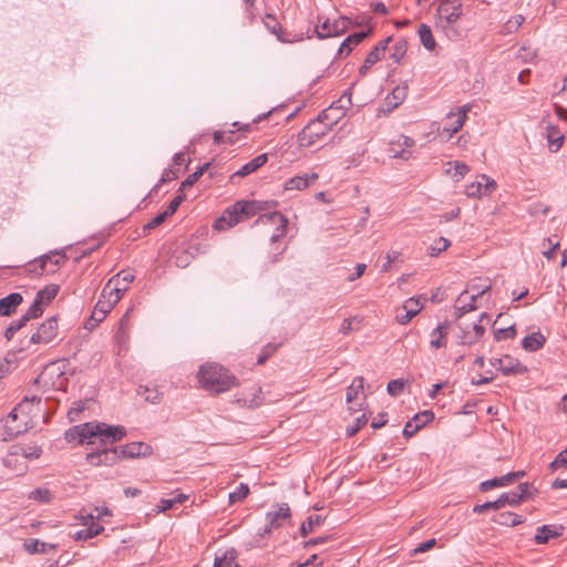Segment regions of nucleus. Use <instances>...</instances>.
I'll list each match as a JSON object with an SVG mask.
<instances>
[{
    "mask_svg": "<svg viewBox=\"0 0 567 567\" xmlns=\"http://www.w3.org/2000/svg\"><path fill=\"white\" fill-rule=\"evenodd\" d=\"M43 303L35 298L24 315L29 320L35 319L43 313Z\"/></svg>",
    "mask_w": 567,
    "mask_h": 567,
    "instance_id": "obj_53",
    "label": "nucleus"
},
{
    "mask_svg": "<svg viewBox=\"0 0 567 567\" xmlns=\"http://www.w3.org/2000/svg\"><path fill=\"white\" fill-rule=\"evenodd\" d=\"M341 116V112L338 109H333L332 106L322 111L317 120L320 121V123L323 126H328V131L332 128V126L338 122V120Z\"/></svg>",
    "mask_w": 567,
    "mask_h": 567,
    "instance_id": "obj_31",
    "label": "nucleus"
},
{
    "mask_svg": "<svg viewBox=\"0 0 567 567\" xmlns=\"http://www.w3.org/2000/svg\"><path fill=\"white\" fill-rule=\"evenodd\" d=\"M322 517L320 515H310L306 522L302 523L300 528V534L302 537H306L308 534L312 533L313 529L322 524Z\"/></svg>",
    "mask_w": 567,
    "mask_h": 567,
    "instance_id": "obj_42",
    "label": "nucleus"
},
{
    "mask_svg": "<svg viewBox=\"0 0 567 567\" xmlns=\"http://www.w3.org/2000/svg\"><path fill=\"white\" fill-rule=\"evenodd\" d=\"M168 216L165 215V212L158 214L157 216H155L153 219H151L145 226L144 228L145 229H154L156 227H158L161 224H163L165 221V219L167 218Z\"/></svg>",
    "mask_w": 567,
    "mask_h": 567,
    "instance_id": "obj_63",
    "label": "nucleus"
},
{
    "mask_svg": "<svg viewBox=\"0 0 567 567\" xmlns=\"http://www.w3.org/2000/svg\"><path fill=\"white\" fill-rule=\"evenodd\" d=\"M113 307L114 305L112 302L101 297L95 306V313H100L97 322L102 321Z\"/></svg>",
    "mask_w": 567,
    "mask_h": 567,
    "instance_id": "obj_49",
    "label": "nucleus"
},
{
    "mask_svg": "<svg viewBox=\"0 0 567 567\" xmlns=\"http://www.w3.org/2000/svg\"><path fill=\"white\" fill-rule=\"evenodd\" d=\"M495 187L496 184L493 179H489L486 175H482L476 182L466 186L465 193L468 197L477 198L491 194Z\"/></svg>",
    "mask_w": 567,
    "mask_h": 567,
    "instance_id": "obj_13",
    "label": "nucleus"
},
{
    "mask_svg": "<svg viewBox=\"0 0 567 567\" xmlns=\"http://www.w3.org/2000/svg\"><path fill=\"white\" fill-rule=\"evenodd\" d=\"M84 525H87L85 529L87 530V534L91 538L100 535L104 530V527L102 525L94 522L93 514H89L86 517H84Z\"/></svg>",
    "mask_w": 567,
    "mask_h": 567,
    "instance_id": "obj_47",
    "label": "nucleus"
},
{
    "mask_svg": "<svg viewBox=\"0 0 567 567\" xmlns=\"http://www.w3.org/2000/svg\"><path fill=\"white\" fill-rule=\"evenodd\" d=\"M558 247H559L558 241H553V239L548 238V239L544 240V243H543V255L547 259H550L553 257V254L555 252V250Z\"/></svg>",
    "mask_w": 567,
    "mask_h": 567,
    "instance_id": "obj_57",
    "label": "nucleus"
},
{
    "mask_svg": "<svg viewBox=\"0 0 567 567\" xmlns=\"http://www.w3.org/2000/svg\"><path fill=\"white\" fill-rule=\"evenodd\" d=\"M408 93L409 85L406 81L392 89V111L404 102V100L408 96Z\"/></svg>",
    "mask_w": 567,
    "mask_h": 567,
    "instance_id": "obj_38",
    "label": "nucleus"
},
{
    "mask_svg": "<svg viewBox=\"0 0 567 567\" xmlns=\"http://www.w3.org/2000/svg\"><path fill=\"white\" fill-rule=\"evenodd\" d=\"M198 381L210 393H223L239 384L237 378L217 363H205L198 371Z\"/></svg>",
    "mask_w": 567,
    "mask_h": 567,
    "instance_id": "obj_1",
    "label": "nucleus"
},
{
    "mask_svg": "<svg viewBox=\"0 0 567 567\" xmlns=\"http://www.w3.org/2000/svg\"><path fill=\"white\" fill-rule=\"evenodd\" d=\"M348 23L349 19L346 17H341L339 20L333 22L326 20L320 25H317L316 32L319 38L336 37L344 32V30L348 28Z\"/></svg>",
    "mask_w": 567,
    "mask_h": 567,
    "instance_id": "obj_16",
    "label": "nucleus"
},
{
    "mask_svg": "<svg viewBox=\"0 0 567 567\" xmlns=\"http://www.w3.org/2000/svg\"><path fill=\"white\" fill-rule=\"evenodd\" d=\"M12 455H22L25 458H38L41 455V449L38 446H13Z\"/></svg>",
    "mask_w": 567,
    "mask_h": 567,
    "instance_id": "obj_45",
    "label": "nucleus"
},
{
    "mask_svg": "<svg viewBox=\"0 0 567 567\" xmlns=\"http://www.w3.org/2000/svg\"><path fill=\"white\" fill-rule=\"evenodd\" d=\"M508 494L511 496V506H517L523 499L532 496L528 483H520L516 491L509 492Z\"/></svg>",
    "mask_w": 567,
    "mask_h": 567,
    "instance_id": "obj_34",
    "label": "nucleus"
},
{
    "mask_svg": "<svg viewBox=\"0 0 567 567\" xmlns=\"http://www.w3.org/2000/svg\"><path fill=\"white\" fill-rule=\"evenodd\" d=\"M389 43L390 37H386L377 47H374V49L367 55L363 65L360 68V74H365L372 65L385 56Z\"/></svg>",
    "mask_w": 567,
    "mask_h": 567,
    "instance_id": "obj_20",
    "label": "nucleus"
},
{
    "mask_svg": "<svg viewBox=\"0 0 567 567\" xmlns=\"http://www.w3.org/2000/svg\"><path fill=\"white\" fill-rule=\"evenodd\" d=\"M58 336V319L56 317H51L47 319L31 336L30 341L35 344L40 343H49L53 341Z\"/></svg>",
    "mask_w": 567,
    "mask_h": 567,
    "instance_id": "obj_12",
    "label": "nucleus"
},
{
    "mask_svg": "<svg viewBox=\"0 0 567 567\" xmlns=\"http://www.w3.org/2000/svg\"><path fill=\"white\" fill-rule=\"evenodd\" d=\"M28 498L31 501H35L39 503H50L53 499V494L50 489L44 487H38L31 491L28 495Z\"/></svg>",
    "mask_w": 567,
    "mask_h": 567,
    "instance_id": "obj_41",
    "label": "nucleus"
},
{
    "mask_svg": "<svg viewBox=\"0 0 567 567\" xmlns=\"http://www.w3.org/2000/svg\"><path fill=\"white\" fill-rule=\"evenodd\" d=\"M525 18L522 14L514 16L509 18L502 28L503 34H512L518 30V28L524 23Z\"/></svg>",
    "mask_w": 567,
    "mask_h": 567,
    "instance_id": "obj_44",
    "label": "nucleus"
},
{
    "mask_svg": "<svg viewBox=\"0 0 567 567\" xmlns=\"http://www.w3.org/2000/svg\"><path fill=\"white\" fill-rule=\"evenodd\" d=\"M415 425H427L434 420V413L430 410H425L417 413L413 417Z\"/></svg>",
    "mask_w": 567,
    "mask_h": 567,
    "instance_id": "obj_54",
    "label": "nucleus"
},
{
    "mask_svg": "<svg viewBox=\"0 0 567 567\" xmlns=\"http://www.w3.org/2000/svg\"><path fill=\"white\" fill-rule=\"evenodd\" d=\"M511 505V496L508 493H503L496 501L494 502H486L482 505H476L474 507V513H483L488 509H499L504 507L505 505Z\"/></svg>",
    "mask_w": 567,
    "mask_h": 567,
    "instance_id": "obj_28",
    "label": "nucleus"
},
{
    "mask_svg": "<svg viewBox=\"0 0 567 567\" xmlns=\"http://www.w3.org/2000/svg\"><path fill=\"white\" fill-rule=\"evenodd\" d=\"M185 197L186 196H185L184 192L178 193L176 195V197L169 203L167 208L164 210L165 215H167L168 217L174 215L176 213V210L178 209L179 205L185 200Z\"/></svg>",
    "mask_w": 567,
    "mask_h": 567,
    "instance_id": "obj_55",
    "label": "nucleus"
},
{
    "mask_svg": "<svg viewBox=\"0 0 567 567\" xmlns=\"http://www.w3.org/2000/svg\"><path fill=\"white\" fill-rule=\"evenodd\" d=\"M449 247L450 240L444 237H440L434 240V243L429 247L427 251L431 257H436L441 252L445 251Z\"/></svg>",
    "mask_w": 567,
    "mask_h": 567,
    "instance_id": "obj_46",
    "label": "nucleus"
},
{
    "mask_svg": "<svg viewBox=\"0 0 567 567\" xmlns=\"http://www.w3.org/2000/svg\"><path fill=\"white\" fill-rule=\"evenodd\" d=\"M449 165L450 166L453 165V168H454L453 177L456 181L464 177V175L470 171V167L465 163H462V162L456 161L454 163H449Z\"/></svg>",
    "mask_w": 567,
    "mask_h": 567,
    "instance_id": "obj_56",
    "label": "nucleus"
},
{
    "mask_svg": "<svg viewBox=\"0 0 567 567\" xmlns=\"http://www.w3.org/2000/svg\"><path fill=\"white\" fill-rule=\"evenodd\" d=\"M365 399L364 380L361 377H357L347 389L346 404L348 416H344V421L352 425H365L368 423L369 417L364 405Z\"/></svg>",
    "mask_w": 567,
    "mask_h": 567,
    "instance_id": "obj_3",
    "label": "nucleus"
},
{
    "mask_svg": "<svg viewBox=\"0 0 567 567\" xmlns=\"http://www.w3.org/2000/svg\"><path fill=\"white\" fill-rule=\"evenodd\" d=\"M317 173H305L299 176L291 177L285 184L286 190H303L318 179Z\"/></svg>",
    "mask_w": 567,
    "mask_h": 567,
    "instance_id": "obj_22",
    "label": "nucleus"
},
{
    "mask_svg": "<svg viewBox=\"0 0 567 567\" xmlns=\"http://www.w3.org/2000/svg\"><path fill=\"white\" fill-rule=\"evenodd\" d=\"M137 394L144 398L145 401L151 403H157L161 400V393L155 388H150L146 385H140L137 389Z\"/></svg>",
    "mask_w": 567,
    "mask_h": 567,
    "instance_id": "obj_43",
    "label": "nucleus"
},
{
    "mask_svg": "<svg viewBox=\"0 0 567 567\" xmlns=\"http://www.w3.org/2000/svg\"><path fill=\"white\" fill-rule=\"evenodd\" d=\"M425 301L426 299L409 298L401 308H396L395 321L400 324H406L423 309Z\"/></svg>",
    "mask_w": 567,
    "mask_h": 567,
    "instance_id": "obj_11",
    "label": "nucleus"
},
{
    "mask_svg": "<svg viewBox=\"0 0 567 567\" xmlns=\"http://www.w3.org/2000/svg\"><path fill=\"white\" fill-rule=\"evenodd\" d=\"M290 508L288 504L284 503L279 506L278 511L270 512L267 514L268 524L264 528L261 536L269 535L272 529H277L282 526L284 522L289 520Z\"/></svg>",
    "mask_w": 567,
    "mask_h": 567,
    "instance_id": "obj_14",
    "label": "nucleus"
},
{
    "mask_svg": "<svg viewBox=\"0 0 567 567\" xmlns=\"http://www.w3.org/2000/svg\"><path fill=\"white\" fill-rule=\"evenodd\" d=\"M408 49V43L405 40H399L395 43L394 51L392 52V59H394L396 62L403 58Z\"/></svg>",
    "mask_w": 567,
    "mask_h": 567,
    "instance_id": "obj_61",
    "label": "nucleus"
},
{
    "mask_svg": "<svg viewBox=\"0 0 567 567\" xmlns=\"http://www.w3.org/2000/svg\"><path fill=\"white\" fill-rule=\"evenodd\" d=\"M238 402L248 408H257L262 403L261 390L254 388L247 395L237 399Z\"/></svg>",
    "mask_w": 567,
    "mask_h": 567,
    "instance_id": "obj_36",
    "label": "nucleus"
},
{
    "mask_svg": "<svg viewBox=\"0 0 567 567\" xmlns=\"http://www.w3.org/2000/svg\"><path fill=\"white\" fill-rule=\"evenodd\" d=\"M265 204L255 200H241L235 203L225 215L215 221V228L223 230L240 223L241 220L255 216L265 209Z\"/></svg>",
    "mask_w": 567,
    "mask_h": 567,
    "instance_id": "obj_4",
    "label": "nucleus"
},
{
    "mask_svg": "<svg viewBox=\"0 0 567 567\" xmlns=\"http://www.w3.org/2000/svg\"><path fill=\"white\" fill-rule=\"evenodd\" d=\"M248 494H249L248 485L245 483H240L239 486L236 488V491H234L229 494V502H230V504L240 502L244 498H246Z\"/></svg>",
    "mask_w": 567,
    "mask_h": 567,
    "instance_id": "obj_50",
    "label": "nucleus"
},
{
    "mask_svg": "<svg viewBox=\"0 0 567 567\" xmlns=\"http://www.w3.org/2000/svg\"><path fill=\"white\" fill-rule=\"evenodd\" d=\"M113 278H118L121 287H125V291L128 289L130 284L134 280L135 276L130 270H122Z\"/></svg>",
    "mask_w": 567,
    "mask_h": 567,
    "instance_id": "obj_59",
    "label": "nucleus"
},
{
    "mask_svg": "<svg viewBox=\"0 0 567 567\" xmlns=\"http://www.w3.org/2000/svg\"><path fill=\"white\" fill-rule=\"evenodd\" d=\"M64 259V256L59 255L56 251H51L35 259L33 262H30L27 271L35 276H41L44 272H55L56 268Z\"/></svg>",
    "mask_w": 567,
    "mask_h": 567,
    "instance_id": "obj_9",
    "label": "nucleus"
},
{
    "mask_svg": "<svg viewBox=\"0 0 567 567\" xmlns=\"http://www.w3.org/2000/svg\"><path fill=\"white\" fill-rule=\"evenodd\" d=\"M12 421H20L24 425L38 422H48L44 411L41 409V399L33 395L32 398H24L9 414Z\"/></svg>",
    "mask_w": 567,
    "mask_h": 567,
    "instance_id": "obj_5",
    "label": "nucleus"
},
{
    "mask_svg": "<svg viewBox=\"0 0 567 567\" xmlns=\"http://www.w3.org/2000/svg\"><path fill=\"white\" fill-rule=\"evenodd\" d=\"M25 547H27V550L30 553V554H35V553H47V549L48 548H55L54 545H48L43 542H40L38 539H34L32 540L30 544H25Z\"/></svg>",
    "mask_w": 567,
    "mask_h": 567,
    "instance_id": "obj_51",
    "label": "nucleus"
},
{
    "mask_svg": "<svg viewBox=\"0 0 567 567\" xmlns=\"http://www.w3.org/2000/svg\"><path fill=\"white\" fill-rule=\"evenodd\" d=\"M125 434L124 427H69L65 440L72 442L78 440L80 444H95L99 440L102 446L120 441Z\"/></svg>",
    "mask_w": 567,
    "mask_h": 567,
    "instance_id": "obj_2",
    "label": "nucleus"
},
{
    "mask_svg": "<svg viewBox=\"0 0 567 567\" xmlns=\"http://www.w3.org/2000/svg\"><path fill=\"white\" fill-rule=\"evenodd\" d=\"M255 226H274L275 233L270 236V241L275 243L284 237L288 228V219L279 212L262 214L255 220Z\"/></svg>",
    "mask_w": 567,
    "mask_h": 567,
    "instance_id": "obj_7",
    "label": "nucleus"
},
{
    "mask_svg": "<svg viewBox=\"0 0 567 567\" xmlns=\"http://www.w3.org/2000/svg\"><path fill=\"white\" fill-rule=\"evenodd\" d=\"M368 35L367 32H357L353 34H350L340 45L339 48V55H348L351 51L353 45L359 44L363 41V39Z\"/></svg>",
    "mask_w": 567,
    "mask_h": 567,
    "instance_id": "obj_29",
    "label": "nucleus"
},
{
    "mask_svg": "<svg viewBox=\"0 0 567 567\" xmlns=\"http://www.w3.org/2000/svg\"><path fill=\"white\" fill-rule=\"evenodd\" d=\"M123 457L145 456L150 453V446L142 442H133L120 447Z\"/></svg>",
    "mask_w": 567,
    "mask_h": 567,
    "instance_id": "obj_26",
    "label": "nucleus"
},
{
    "mask_svg": "<svg viewBox=\"0 0 567 567\" xmlns=\"http://www.w3.org/2000/svg\"><path fill=\"white\" fill-rule=\"evenodd\" d=\"M200 177V172H194L189 174L185 181L181 184L177 193L184 192L185 188L193 186Z\"/></svg>",
    "mask_w": 567,
    "mask_h": 567,
    "instance_id": "obj_62",
    "label": "nucleus"
},
{
    "mask_svg": "<svg viewBox=\"0 0 567 567\" xmlns=\"http://www.w3.org/2000/svg\"><path fill=\"white\" fill-rule=\"evenodd\" d=\"M560 535V533L553 528L549 525H544L537 528V533L535 535V542L537 544H546L549 539L556 538Z\"/></svg>",
    "mask_w": 567,
    "mask_h": 567,
    "instance_id": "obj_37",
    "label": "nucleus"
},
{
    "mask_svg": "<svg viewBox=\"0 0 567 567\" xmlns=\"http://www.w3.org/2000/svg\"><path fill=\"white\" fill-rule=\"evenodd\" d=\"M524 475H525L524 471L511 472L501 477H495L493 480L482 482L480 484V489L482 492H487L495 487L507 486V485L514 483L516 480L523 477Z\"/></svg>",
    "mask_w": 567,
    "mask_h": 567,
    "instance_id": "obj_21",
    "label": "nucleus"
},
{
    "mask_svg": "<svg viewBox=\"0 0 567 567\" xmlns=\"http://www.w3.org/2000/svg\"><path fill=\"white\" fill-rule=\"evenodd\" d=\"M328 132V126H323L320 121L316 118L311 121L306 127H303L302 131L298 134V146L302 148L313 146Z\"/></svg>",
    "mask_w": 567,
    "mask_h": 567,
    "instance_id": "obj_8",
    "label": "nucleus"
},
{
    "mask_svg": "<svg viewBox=\"0 0 567 567\" xmlns=\"http://www.w3.org/2000/svg\"><path fill=\"white\" fill-rule=\"evenodd\" d=\"M118 457L117 449H103L102 451L86 454V461L94 466L112 465Z\"/></svg>",
    "mask_w": 567,
    "mask_h": 567,
    "instance_id": "obj_19",
    "label": "nucleus"
},
{
    "mask_svg": "<svg viewBox=\"0 0 567 567\" xmlns=\"http://www.w3.org/2000/svg\"><path fill=\"white\" fill-rule=\"evenodd\" d=\"M495 338L497 340H503V339H511V338H514L515 334H516V329L514 326H511L508 328H501V329H497L495 332Z\"/></svg>",
    "mask_w": 567,
    "mask_h": 567,
    "instance_id": "obj_60",
    "label": "nucleus"
},
{
    "mask_svg": "<svg viewBox=\"0 0 567 567\" xmlns=\"http://www.w3.org/2000/svg\"><path fill=\"white\" fill-rule=\"evenodd\" d=\"M436 544V540L434 538H431L424 543H421L419 544L414 549H413V554H421V553H425L430 549H432Z\"/></svg>",
    "mask_w": 567,
    "mask_h": 567,
    "instance_id": "obj_64",
    "label": "nucleus"
},
{
    "mask_svg": "<svg viewBox=\"0 0 567 567\" xmlns=\"http://www.w3.org/2000/svg\"><path fill=\"white\" fill-rule=\"evenodd\" d=\"M547 140L551 152H557L564 142V135L553 125L547 126Z\"/></svg>",
    "mask_w": 567,
    "mask_h": 567,
    "instance_id": "obj_33",
    "label": "nucleus"
},
{
    "mask_svg": "<svg viewBox=\"0 0 567 567\" xmlns=\"http://www.w3.org/2000/svg\"><path fill=\"white\" fill-rule=\"evenodd\" d=\"M23 298L20 293L13 292L0 299V316H10L22 302Z\"/></svg>",
    "mask_w": 567,
    "mask_h": 567,
    "instance_id": "obj_25",
    "label": "nucleus"
},
{
    "mask_svg": "<svg viewBox=\"0 0 567 567\" xmlns=\"http://www.w3.org/2000/svg\"><path fill=\"white\" fill-rule=\"evenodd\" d=\"M491 364L505 375L522 374L527 370L526 367H524L517 359H514L509 355L493 359L491 360Z\"/></svg>",
    "mask_w": 567,
    "mask_h": 567,
    "instance_id": "obj_15",
    "label": "nucleus"
},
{
    "mask_svg": "<svg viewBox=\"0 0 567 567\" xmlns=\"http://www.w3.org/2000/svg\"><path fill=\"white\" fill-rule=\"evenodd\" d=\"M267 161H268L267 154H260V155L256 156L254 159L246 163L237 172H235L230 176V181H234L236 177H245V176L256 172L258 168L264 166L267 163Z\"/></svg>",
    "mask_w": 567,
    "mask_h": 567,
    "instance_id": "obj_24",
    "label": "nucleus"
},
{
    "mask_svg": "<svg viewBox=\"0 0 567 567\" xmlns=\"http://www.w3.org/2000/svg\"><path fill=\"white\" fill-rule=\"evenodd\" d=\"M417 33H419L420 41H421L422 45L426 50L433 51L436 47V42L433 37L431 28L429 25L422 23L419 27Z\"/></svg>",
    "mask_w": 567,
    "mask_h": 567,
    "instance_id": "obj_32",
    "label": "nucleus"
},
{
    "mask_svg": "<svg viewBox=\"0 0 567 567\" xmlns=\"http://www.w3.org/2000/svg\"><path fill=\"white\" fill-rule=\"evenodd\" d=\"M59 286L58 285H49L45 286L37 293V299L40 300L43 306L49 305L58 295Z\"/></svg>",
    "mask_w": 567,
    "mask_h": 567,
    "instance_id": "obj_40",
    "label": "nucleus"
},
{
    "mask_svg": "<svg viewBox=\"0 0 567 567\" xmlns=\"http://www.w3.org/2000/svg\"><path fill=\"white\" fill-rule=\"evenodd\" d=\"M414 145V140L405 135H400L398 141L392 142V158L408 161L413 154Z\"/></svg>",
    "mask_w": 567,
    "mask_h": 567,
    "instance_id": "obj_18",
    "label": "nucleus"
},
{
    "mask_svg": "<svg viewBox=\"0 0 567 567\" xmlns=\"http://www.w3.org/2000/svg\"><path fill=\"white\" fill-rule=\"evenodd\" d=\"M470 110L471 105L465 104L461 106L456 113H450L447 115L451 122L446 123L443 127V132L447 133V137L453 136V134L457 133L463 127Z\"/></svg>",
    "mask_w": 567,
    "mask_h": 567,
    "instance_id": "obj_17",
    "label": "nucleus"
},
{
    "mask_svg": "<svg viewBox=\"0 0 567 567\" xmlns=\"http://www.w3.org/2000/svg\"><path fill=\"white\" fill-rule=\"evenodd\" d=\"M489 289L491 286H486L473 295H468L467 290L460 293L454 303V313L456 318H461L465 313L474 311L476 309L477 298H482Z\"/></svg>",
    "mask_w": 567,
    "mask_h": 567,
    "instance_id": "obj_10",
    "label": "nucleus"
},
{
    "mask_svg": "<svg viewBox=\"0 0 567 567\" xmlns=\"http://www.w3.org/2000/svg\"><path fill=\"white\" fill-rule=\"evenodd\" d=\"M125 287H121L118 278H111L102 290V298L107 299L114 306L121 300Z\"/></svg>",
    "mask_w": 567,
    "mask_h": 567,
    "instance_id": "obj_23",
    "label": "nucleus"
},
{
    "mask_svg": "<svg viewBox=\"0 0 567 567\" xmlns=\"http://www.w3.org/2000/svg\"><path fill=\"white\" fill-rule=\"evenodd\" d=\"M567 467V447L559 452L554 461L549 464L551 471H557Z\"/></svg>",
    "mask_w": 567,
    "mask_h": 567,
    "instance_id": "obj_52",
    "label": "nucleus"
},
{
    "mask_svg": "<svg viewBox=\"0 0 567 567\" xmlns=\"http://www.w3.org/2000/svg\"><path fill=\"white\" fill-rule=\"evenodd\" d=\"M276 350H277V346L271 344V343L266 344L262 348L261 353L257 358V363L264 364L267 361V359L276 352Z\"/></svg>",
    "mask_w": 567,
    "mask_h": 567,
    "instance_id": "obj_58",
    "label": "nucleus"
},
{
    "mask_svg": "<svg viewBox=\"0 0 567 567\" xmlns=\"http://www.w3.org/2000/svg\"><path fill=\"white\" fill-rule=\"evenodd\" d=\"M494 522L499 525H504V526H517L523 523V518H522V516H519L515 513L505 512V513L498 514L494 518Z\"/></svg>",
    "mask_w": 567,
    "mask_h": 567,
    "instance_id": "obj_39",
    "label": "nucleus"
},
{
    "mask_svg": "<svg viewBox=\"0 0 567 567\" xmlns=\"http://www.w3.org/2000/svg\"><path fill=\"white\" fill-rule=\"evenodd\" d=\"M462 13V3L460 0H443L437 8L436 24L446 29L453 25Z\"/></svg>",
    "mask_w": 567,
    "mask_h": 567,
    "instance_id": "obj_6",
    "label": "nucleus"
},
{
    "mask_svg": "<svg viewBox=\"0 0 567 567\" xmlns=\"http://www.w3.org/2000/svg\"><path fill=\"white\" fill-rule=\"evenodd\" d=\"M545 337L540 332H533L525 337L522 341V347L529 352L539 350L545 344Z\"/></svg>",
    "mask_w": 567,
    "mask_h": 567,
    "instance_id": "obj_27",
    "label": "nucleus"
},
{
    "mask_svg": "<svg viewBox=\"0 0 567 567\" xmlns=\"http://www.w3.org/2000/svg\"><path fill=\"white\" fill-rule=\"evenodd\" d=\"M237 551L234 548H229L224 551L221 556H216L214 560V567H239L236 563Z\"/></svg>",
    "mask_w": 567,
    "mask_h": 567,
    "instance_id": "obj_30",
    "label": "nucleus"
},
{
    "mask_svg": "<svg viewBox=\"0 0 567 567\" xmlns=\"http://www.w3.org/2000/svg\"><path fill=\"white\" fill-rule=\"evenodd\" d=\"M90 401H79L74 403V406H72L68 412V417L70 422H78L81 421L79 415L83 413L87 406Z\"/></svg>",
    "mask_w": 567,
    "mask_h": 567,
    "instance_id": "obj_48",
    "label": "nucleus"
},
{
    "mask_svg": "<svg viewBox=\"0 0 567 567\" xmlns=\"http://www.w3.org/2000/svg\"><path fill=\"white\" fill-rule=\"evenodd\" d=\"M430 344L434 349H440L442 347H445V344H446V327L444 324H439L431 332Z\"/></svg>",
    "mask_w": 567,
    "mask_h": 567,
    "instance_id": "obj_35",
    "label": "nucleus"
}]
</instances>
